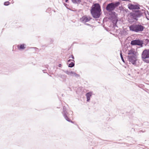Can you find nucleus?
<instances>
[{
	"instance_id": "a211bd4d",
	"label": "nucleus",
	"mask_w": 149,
	"mask_h": 149,
	"mask_svg": "<svg viewBox=\"0 0 149 149\" xmlns=\"http://www.w3.org/2000/svg\"><path fill=\"white\" fill-rule=\"evenodd\" d=\"M63 71L65 73L67 74L68 75H70V76H72V71H71V72H70L68 71V70H63Z\"/></svg>"
},
{
	"instance_id": "2f4dec72",
	"label": "nucleus",
	"mask_w": 149,
	"mask_h": 149,
	"mask_svg": "<svg viewBox=\"0 0 149 149\" xmlns=\"http://www.w3.org/2000/svg\"><path fill=\"white\" fill-rule=\"evenodd\" d=\"M145 123H148V122H145Z\"/></svg>"
},
{
	"instance_id": "412c9836",
	"label": "nucleus",
	"mask_w": 149,
	"mask_h": 149,
	"mask_svg": "<svg viewBox=\"0 0 149 149\" xmlns=\"http://www.w3.org/2000/svg\"><path fill=\"white\" fill-rule=\"evenodd\" d=\"M74 62L72 61L69 64L68 66L70 68H72L74 66Z\"/></svg>"
},
{
	"instance_id": "1a4fd4ad",
	"label": "nucleus",
	"mask_w": 149,
	"mask_h": 149,
	"mask_svg": "<svg viewBox=\"0 0 149 149\" xmlns=\"http://www.w3.org/2000/svg\"><path fill=\"white\" fill-rule=\"evenodd\" d=\"M128 60L130 64H132L134 66L136 65L137 59L136 55L128 57Z\"/></svg>"
},
{
	"instance_id": "bb28decb",
	"label": "nucleus",
	"mask_w": 149,
	"mask_h": 149,
	"mask_svg": "<svg viewBox=\"0 0 149 149\" xmlns=\"http://www.w3.org/2000/svg\"><path fill=\"white\" fill-rule=\"evenodd\" d=\"M120 1H130V0H120Z\"/></svg>"
},
{
	"instance_id": "f03ea898",
	"label": "nucleus",
	"mask_w": 149,
	"mask_h": 149,
	"mask_svg": "<svg viewBox=\"0 0 149 149\" xmlns=\"http://www.w3.org/2000/svg\"><path fill=\"white\" fill-rule=\"evenodd\" d=\"M145 28L144 26L139 24H134L129 26V29L130 31L136 33L143 31Z\"/></svg>"
},
{
	"instance_id": "7ed1b4c3",
	"label": "nucleus",
	"mask_w": 149,
	"mask_h": 149,
	"mask_svg": "<svg viewBox=\"0 0 149 149\" xmlns=\"http://www.w3.org/2000/svg\"><path fill=\"white\" fill-rule=\"evenodd\" d=\"M120 3V2L119 1L109 3L107 5L106 9L108 12L113 11L116 8L119 6Z\"/></svg>"
},
{
	"instance_id": "c756f323",
	"label": "nucleus",
	"mask_w": 149,
	"mask_h": 149,
	"mask_svg": "<svg viewBox=\"0 0 149 149\" xmlns=\"http://www.w3.org/2000/svg\"><path fill=\"white\" fill-rule=\"evenodd\" d=\"M46 70H43L42 71H43V72L44 73H45V71Z\"/></svg>"
},
{
	"instance_id": "f8f14e48",
	"label": "nucleus",
	"mask_w": 149,
	"mask_h": 149,
	"mask_svg": "<svg viewBox=\"0 0 149 149\" xmlns=\"http://www.w3.org/2000/svg\"><path fill=\"white\" fill-rule=\"evenodd\" d=\"M128 54V55L127 56V57L130 56H133L136 55L135 54V52L133 49H131L129 51Z\"/></svg>"
},
{
	"instance_id": "423d86ee",
	"label": "nucleus",
	"mask_w": 149,
	"mask_h": 149,
	"mask_svg": "<svg viewBox=\"0 0 149 149\" xmlns=\"http://www.w3.org/2000/svg\"><path fill=\"white\" fill-rule=\"evenodd\" d=\"M141 57L144 61L147 63H149V59H146L149 58V49H145L142 53Z\"/></svg>"
},
{
	"instance_id": "4be33fe9",
	"label": "nucleus",
	"mask_w": 149,
	"mask_h": 149,
	"mask_svg": "<svg viewBox=\"0 0 149 149\" xmlns=\"http://www.w3.org/2000/svg\"><path fill=\"white\" fill-rule=\"evenodd\" d=\"M120 57L121 58V59L122 61L123 62H125V61L123 58V55H122V52L121 51H120Z\"/></svg>"
},
{
	"instance_id": "20e7f679",
	"label": "nucleus",
	"mask_w": 149,
	"mask_h": 149,
	"mask_svg": "<svg viewBox=\"0 0 149 149\" xmlns=\"http://www.w3.org/2000/svg\"><path fill=\"white\" fill-rule=\"evenodd\" d=\"M62 113L64 117L65 118L67 121L69 122L73 123V122L71 120L69 119V117H70V116L71 115V116L73 114V112L72 111H70L69 112H68V110L65 106H64L63 107V111L62 112Z\"/></svg>"
},
{
	"instance_id": "2eb2a0df",
	"label": "nucleus",
	"mask_w": 149,
	"mask_h": 149,
	"mask_svg": "<svg viewBox=\"0 0 149 149\" xmlns=\"http://www.w3.org/2000/svg\"><path fill=\"white\" fill-rule=\"evenodd\" d=\"M58 77L61 78L63 81H65L67 76L65 74H58Z\"/></svg>"
},
{
	"instance_id": "6ab92c4d",
	"label": "nucleus",
	"mask_w": 149,
	"mask_h": 149,
	"mask_svg": "<svg viewBox=\"0 0 149 149\" xmlns=\"http://www.w3.org/2000/svg\"><path fill=\"white\" fill-rule=\"evenodd\" d=\"M85 24L86 25H87L89 26L88 27V29H90L91 30H93V26L87 23H85Z\"/></svg>"
},
{
	"instance_id": "9b49d317",
	"label": "nucleus",
	"mask_w": 149,
	"mask_h": 149,
	"mask_svg": "<svg viewBox=\"0 0 149 149\" xmlns=\"http://www.w3.org/2000/svg\"><path fill=\"white\" fill-rule=\"evenodd\" d=\"M128 8L130 10L139 9H140V5L139 4L134 5L131 3L129 4Z\"/></svg>"
},
{
	"instance_id": "c85d7f7f",
	"label": "nucleus",
	"mask_w": 149,
	"mask_h": 149,
	"mask_svg": "<svg viewBox=\"0 0 149 149\" xmlns=\"http://www.w3.org/2000/svg\"><path fill=\"white\" fill-rule=\"evenodd\" d=\"M61 64H59L58 65V66L60 67H61Z\"/></svg>"
},
{
	"instance_id": "cd10ccee",
	"label": "nucleus",
	"mask_w": 149,
	"mask_h": 149,
	"mask_svg": "<svg viewBox=\"0 0 149 149\" xmlns=\"http://www.w3.org/2000/svg\"><path fill=\"white\" fill-rule=\"evenodd\" d=\"M31 48L35 49H38L37 48L35 47H31Z\"/></svg>"
},
{
	"instance_id": "5701e85b",
	"label": "nucleus",
	"mask_w": 149,
	"mask_h": 149,
	"mask_svg": "<svg viewBox=\"0 0 149 149\" xmlns=\"http://www.w3.org/2000/svg\"><path fill=\"white\" fill-rule=\"evenodd\" d=\"M9 4L10 3L8 1H6L4 3V4L5 6H8Z\"/></svg>"
},
{
	"instance_id": "aec40b11",
	"label": "nucleus",
	"mask_w": 149,
	"mask_h": 149,
	"mask_svg": "<svg viewBox=\"0 0 149 149\" xmlns=\"http://www.w3.org/2000/svg\"><path fill=\"white\" fill-rule=\"evenodd\" d=\"M72 2L74 3H78L80 2L81 0H71Z\"/></svg>"
},
{
	"instance_id": "f3484780",
	"label": "nucleus",
	"mask_w": 149,
	"mask_h": 149,
	"mask_svg": "<svg viewBox=\"0 0 149 149\" xmlns=\"http://www.w3.org/2000/svg\"><path fill=\"white\" fill-rule=\"evenodd\" d=\"M72 76H74L76 78H78L80 77V75L77 74L76 73L72 71Z\"/></svg>"
},
{
	"instance_id": "393cba45",
	"label": "nucleus",
	"mask_w": 149,
	"mask_h": 149,
	"mask_svg": "<svg viewBox=\"0 0 149 149\" xmlns=\"http://www.w3.org/2000/svg\"><path fill=\"white\" fill-rule=\"evenodd\" d=\"M146 17L147 19L149 20V14H148L147 15H146Z\"/></svg>"
},
{
	"instance_id": "a878e982",
	"label": "nucleus",
	"mask_w": 149,
	"mask_h": 149,
	"mask_svg": "<svg viewBox=\"0 0 149 149\" xmlns=\"http://www.w3.org/2000/svg\"><path fill=\"white\" fill-rule=\"evenodd\" d=\"M70 57H71L73 59H74V57L73 55H70V56L69 57V58H70Z\"/></svg>"
},
{
	"instance_id": "473e14b6",
	"label": "nucleus",
	"mask_w": 149,
	"mask_h": 149,
	"mask_svg": "<svg viewBox=\"0 0 149 149\" xmlns=\"http://www.w3.org/2000/svg\"><path fill=\"white\" fill-rule=\"evenodd\" d=\"M64 4H66L65 3H64Z\"/></svg>"
},
{
	"instance_id": "b1692460",
	"label": "nucleus",
	"mask_w": 149,
	"mask_h": 149,
	"mask_svg": "<svg viewBox=\"0 0 149 149\" xmlns=\"http://www.w3.org/2000/svg\"><path fill=\"white\" fill-rule=\"evenodd\" d=\"M71 61H73L74 62V60H72V59H69V60H68V63H69V62H70Z\"/></svg>"
},
{
	"instance_id": "6e6552de",
	"label": "nucleus",
	"mask_w": 149,
	"mask_h": 149,
	"mask_svg": "<svg viewBox=\"0 0 149 149\" xmlns=\"http://www.w3.org/2000/svg\"><path fill=\"white\" fill-rule=\"evenodd\" d=\"M109 12L110 13V15L112 16V17H113V19H114V20H113V23L114 24V27H115V26H117L116 25V24L118 21L116 18L117 14L115 12L113 11H111V12Z\"/></svg>"
},
{
	"instance_id": "39448f33",
	"label": "nucleus",
	"mask_w": 149,
	"mask_h": 149,
	"mask_svg": "<svg viewBox=\"0 0 149 149\" xmlns=\"http://www.w3.org/2000/svg\"><path fill=\"white\" fill-rule=\"evenodd\" d=\"M142 13L140 10L133 11L130 14L131 17L136 21L138 20V18L142 15Z\"/></svg>"
},
{
	"instance_id": "dca6fc26",
	"label": "nucleus",
	"mask_w": 149,
	"mask_h": 149,
	"mask_svg": "<svg viewBox=\"0 0 149 149\" xmlns=\"http://www.w3.org/2000/svg\"><path fill=\"white\" fill-rule=\"evenodd\" d=\"M142 42L143 43V44H144L145 46H149V39H145L144 41L142 40Z\"/></svg>"
},
{
	"instance_id": "f257e3e1",
	"label": "nucleus",
	"mask_w": 149,
	"mask_h": 149,
	"mask_svg": "<svg viewBox=\"0 0 149 149\" xmlns=\"http://www.w3.org/2000/svg\"><path fill=\"white\" fill-rule=\"evenodd\" d=\"M91 13L93 17L97 19L100 17L101 14V7L98 3H95L92 5L91 10Z\"/></svg>"
},
{
	"instance_id": "9d476101",
	"label": "nucleus",
	"mask_w": 149,
	"mask_h": 149,
	"mask_svg": "<svg viewBox=\"0 0 149 149\" xmlns=\"http://www.w3.org/2000/svg\"><path fill=\"white\" fill-rule=\"evenodd\" d=\"M91 19L92 18L90 16L84 15L80 18V20L82 23L85 24L86 22H89Z\"/></svg>"
},
{
	"instance_id": "4468645a",
	"label": "nucleus",
	"mask_w": 149,
	"mask_h": 149,
	"mask_svg": "<svg viewBox=\"0 0 149 149\" xmlns=\"http://www.w3.org/2000/svg\"><path fill=\"white\" fill-rule=\"evenodd\" d=\"M92 95V93L91 92H89L86 93V97L87 101L88 102L90 100V97Z\"/></svg>"
},
{
	"instance_id": "0eeeda50",
	"label": "nucleus",
	"mask_w": 149,
	"mask_h": 149,
	"mask_svg": "<svg viewBox=\"0 0 149 149\" xmlns=\"http://www.w3.org/2000/svg\"><path fill=\"white\" fill-rule=\"evenodd\" d=\"M131 44L132 45H138L141 47H143V43L142 40L139 39H136L132 40L131 42Z\"/></svg>"
},
{
	"instance_id": "ddd939ff",
	"label": "nucleus",
	"mask_w": 149,
	"mask_h": 149,
	"mask_svg": "<svg viewBox=\"0 0 149 149\" xmlns=\"http://www.w3.org/2000/svg\"><path fill=\"white\" fill-rule=\"evenodd\" d=\"M17 47L19 50H22L26 48V45L24 44H19L17 45Z\"/></svg>"
},
{
	"instance_id": "7c9ffc66",
	"label": "nucleus",
	"mask_w": 149,
	"mask_h": 149,
	"mask_svg": "<svg viewBox=\"0 0 149 149\" xmlns=\"http://www.w3.org/2000/svg\"><path fill=\"white\" fill-rule=\"evenodd\" d=\"M68 0H65V2H66V3H67L68 2Z\"/></svg>"
}]
</instances>
